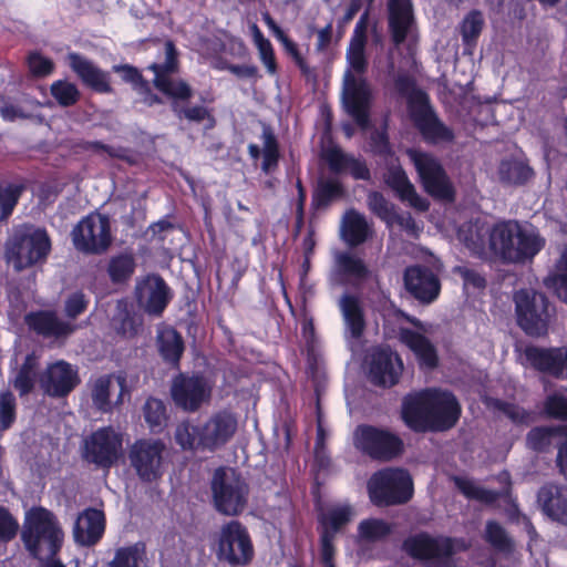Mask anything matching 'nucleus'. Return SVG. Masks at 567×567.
<instances>
[{
    "instance_id": "nucleus-1",
    "label": "nucleus",
    "mask_w": 567,
    "mask_h": 567,
    "mask_svg": "<svg viewBox=\"0 0 567 567\" xmlns=\"http://www.w3.org/2000/svg\"><path fill=\"white\" fill-rule=\"evenodd\" d=\"M165 61L152 63L147 66L154 72V86L171 101V109L176 117L193 123H202L206 120L215 124V117L205 105H189L194 96L193 87L183 79H173L172 75L179 71L178 51L173 41L164 44Z\"/></svg>"
},
{
    "instance_id": "nucleus-2",
    "label": "nucleus",
    "mask_w": 567,
    "mask_h": 567,
    "mask_svg": "<svg viewBox=\"0 0 567 567\" xmlns=\"http://www.w3.org/2000/svg\"><path fill=\"white\" fill-rule=\"evenodd\" d=\"M394 87L400 96L405 97L409 116L425 143L436 145L454 141L453 130L440 120L429 94L417 87L412 75L399 74L394 79Z\"/></svg>"
},
{
    "instance_id": "nucleus-3",
    "label": "nucleus",
    "mask_w": 567,
    "mask_h": 567,
    "mask_svg": "<svg viewBox=\"0 0 567 567\" xmlns=\"http://www.w3.org/2000/svg\"><path fill=\"white\" fill-rule=\"evenodd\" d=\"M545 244L538 233L524 228L517 220L498 221L493 225L488 235L491 252L504 264L530 261Z\"/></svg>"
},
{
    "instance_id": "nucleus-4",
    "label": "nucleus",
    "mask_w": 567,
    "mask_h": 567,
    "mask_svg": "<svg viewBox=\"0 0 567 567\" xmlns=\"http://www.w3.org/2000/svg\"><path fill=\"white\" fill-rule=\"evenodd\" d=\"M21 542L33 559L58 556L64 543V532L56 515L42 506L25 513Z\"/></svg>"
},
{
    "instance_id": "nucleus-5",
    "label": "nucleus",
    "mask_w": 567,
    "mask_h": 567,
    "mask_svg": "<svg viewBox=\"0 0 567 567\" xmlns=\"http://www.w3.org/2000/svg\"><path fill=\"white\" fill-rule=\"evenodd\" d=\"M467 548L463 538L432 535L425 530L409 535L401 544V550L411 559L436 567H456L454 556Z\"/></svg>"
},
{
    "instance_id": "nucleus-6",
    "label": "nucleus",
    "mask_w": 567,
    "mask_h": 567,
    "mask_svg": "<svg viewBox=\"0 0 567 567\" xmlns=\"http://www.w3.org/2000/svg\"><path fill=\"white\" fill-rule=\"evenodd\" d=\"M215 509L225 516H239L248 505L250 486L235 468L218 467L210 482Z\"/></svg>"
},
{
    "instance_id": "nucleus-7",
    "label": "nucleus",
    "mask_w": 567,
    "mask_h": 567,
    "mask_svg": "<svg viewBox=\"0 0 567 567\" xmlns=\"http://www.w3.org/2000/svg\"><path fill=\"white\" fill-rule=\"evenodd\" d=\"M51 251V239L44 228L16 230L7 244L6 256L16 270L44 262Z\"/></svg>"
},
{
    "instance_id": "nucleus-8",
    "label": "nucleus",
    "mask_w": 567,
    "mask_h": 567,
    "mask_svg": "<svg viewBox=\"0 0 567 567\" xmlns=\"http://www.w3.org/2000/svg\"><path fill=\"white\" fill-rule=\"evenodd\" d=\"M368 491L377 506L402 505L413 496V481L404 468H384L371 476Z\"/></svg>"
},
{
    "instance_id": "nucleus-9",
    "label": "nucleus",
    "mask_w": 567,
    "mask_h": 567,
    "mask_svg": "<svg viewBox=\"0 0 567 567\" xmlns=\"http://www.w3.org/2000/svg\"><path fill=\"white\" fill-rule=\"evenodd\" d=\"M216 557L231 567L249 565L255 556V548L247 527L239 520L225 523L216 537Z\"/></svg>"
},
{
    "instance_id": "nucleus-10",
    "label": "nucleus",
    "mask_w": 567,
    "mask_h": 567,
    "mask_svg": "<svg viewBox=\"0 0 567 567\" xmlns=\"http://www.w3.org/2000/svg\"><path fill=\"white\" fill-rule=\"evenodd\" d=\"M515 311L518 327L532 338L548 334L549 301L538 291L520 289L514 293Z\"/></svg>"
},
{
    "instance_id": "nucleus-11",
    "label": "nucleus",
    "mask_w": 567,
    "mask_h": 567,
    "mask_svg": "<svg viewBox=\"0 0 567 567\" xmlns=\"http://www.w3.org/2000/svg\"><path fill=\"white\" fill-rule=\"evenodd\" d=\"M81 457L95 467L110 471L123 455V436L113 426H102L84 437Z\"/></svg>"
},
{
    "instance_id": "nucleus-12",
    "label": "nucleus",
    "mask_w": 567,
    "mask_h": 567,
    "mask_svg": "<svg viewBox=\"0 0 567 567\" xmlns=\"http://www.w3.org/2000/svg\"><path fill=\"white\" fill-rule=\"evenodd\" d=\"M353 436L355 447L374 461L389 462L404 452L403 440L389 429L360 424Z\"/></svg>"
},
{
    "instance_id": "nucleus-13",
    "label": "nucleus",
    "mask_w": 567,
    "mask_h": 567,
    "mask_svg": "<svg viewBox=\"0 0 567 567\" xmlns=\"http://www.w3.org/2000/svg\"><path fill=\"white\" fill-rule=\"evenodd\" d=\"M71 235L76 250L87 255H101L112 244L110 217L91 213L74 226Z\"/></svg>"
},
{
    "instance_id": "nucleus-14",
    "label": "nucleus",
    "mask_w": 567,
    "mask_h": 567,
    "mask_svg": "<svg viewBox=\"0 0 567 567\" xmlns=\"http://www.w3.org/2000/svg\"><path fill=\"white\" fill-rule=\"evenodd\" d=\"M169 391L175 405L188 413L197 412L212 396V388L205 377L184 372L173 378Z\"/></svg>"
},
{
    "instance_id": "nucleus-15",
    "label": "nucleus",
    "mask_w": 567,
    "mask_h": 567,
    "mask_svg": "<svg viewBox=\"0 0 567 567\" xmlns=\"http://www.w3.org/2000/svg\"><path fill=\"white\" fill-rule=\"evenodd\" d=\"M522 364L556 380H567V347H540L526 344Z\"/></svg>"
},
{
    "instance_id": "nucleus-16",
    "label": "nucleus",
    "mask_w": 567,
    "mask_h": 567,
    "mask_svg": "<svg viewBox=\"0 0 567 567\" xmlns=\"http://www.w3.org/2000/svg\"><path fill=\"white\" fill-rule=\"evenodd\" d=\"M461 413V404L451 391L431 388L426 432H443L454 427Z\"/></svg>"
},
{
    "instance_id": "nucleus-17",
    "label": "nucleus",
    "mask_w": 567,
    "mask_h": 567,
    "mask_svg": "<svg viewBox=\"0 0 567 567\" xmlns=\"http://www.w3.org/2000/svg\"><path fill=\"white\" fill-rule=\"evenodd\" d=\"M342 104L358 126L367 128L370 125L371 91L364 79H355L350 72L347 73Z\"/></svg>"
},
{
    "instance_id": "nucleus-18",
    "label": "nucleus",
    "mask_w": 567,
    "mask_h": 567,
    "mask_svg": "<svg viewBox=\"0 0 567 567\" xmlns=\"http://www.w3.org/2000/svg\"><path fill=\"white\" fill-rule=\"evenodd\" d=\"M236 416L226 410L214 413L199 425L202 451L214 452L226 445L237 431Z\"/></svg>"
},
{
    "instance_id": "nucleus-19",
    "label": "nucleus",
    "mask_w": 567,
    "mask_h": 567,
    "mask_svg": "<svg viewBox=\"0 0 567 567\" xmlns=\"http://www.w3.org/2000/svg\"><path fill=\"white\" fill-rule=\"evenodd\" d=\"M402 371V359L390 347H380L372 351L369 362V378L374 385L382 388L395 385Z\"/></svg>"
},
{
    "instance_id": "nucleus-20",
    "label": "nucleus",
    "mask_w": 567,
    "mask_h": 567,
    "mask_svg": "<svg viewBox=\"0 0 567 567\" xmlns=\"http://www.w3.org/2000/svg\"><path fill=\"white\" fill-rule=\"evenodd\" d=\"M403 280L406 291L423 305L432 303L440 296V279L426 266L413 265L406 267Z\"/></svg>"
},
{
    "instance_id": "nucleus-21",
    "label": "nucleus",
    "mask_w": 567,
    "mask_h": 567,
    "mask_svg": "<svg viewBox=\"0 0 567 567\" xmlns=\"http://www.w3.org/2000/svg\"><path fill=\"white\" fill-rule=\"evenodd\" d=\"M80 381L78 371L63 360L50 364L40 379L41 388L52 398L69 395Z\"/></svg>"
},
{
    "instance_id": "nucleus-22",
    "label": "nucleus",
    "mask_w": 567,
    "mask_h": 567,
    "mask_svg": "<svg viewBox=\"0 0 567 567\" xmlns=\"http://www.w3.org/2000/svg\"><path fill=\"white\" fill-rule=\"evenodd\" d=\"M174 297L173 288L159 274L144 276V315L161 319Z\"/></svg>"
},
{
    "instance_id": "nucleus-23",
    "label": "nucleus",
    "mask_w": 567,
    "mask_h": 567,
    "mask_svg": "<svg viewBox=\"0 0 567 567\" xmlns=\"http://www.w3.org/2000/svg\"><path fill=\"white\" fill-rule=\"evenodd\" d=\"M24 323L38 336L44 338L64 339L72 334L76 327L61 320L53 310H35L24 316Z\"/></svg>"
},
{
    "instance_id": "nucleus-24",
    "label": "nucleus",
    "mask_w": 567,
    "mask_h": 567,
    "mask_svg": "<svg viewBox=\"0 0 567 567\" xmlns=\"http://www.w3.org/2000/svg\"><path fill=\"white\" fill-rule=\"evenodd\" d=\"M104 512L87 507L78 515L73 527L74 542L80 546L92 547L103 537L105 532Z\"/></svg>"
},
{
    "instance_id": "nucleus-25",
    "label": "nucleus",
    "mask_w": 567,
    "mask_h": 567,
    "mask_svg": "<svg viewBox=\"0 0 567 567\" xmlns=\"http://www.w3.org/2000/svg\"><path fill=\"white\" fill-rule=\"evenodd\" d=\"M431 388L404 396L401 416L404 424L415 433H425L430 417Z\"/></svg>"
},
{
    "instance_id": "nucleus-26",
    "label": "nucleus",
    "mask_w": 567,
    "mask_h": 567,
    "mask_svg": "<svg viewBox=\"0 0 567 567\" xmlns=\"http://www.w3.org/2000/svg\"><path fill=\"white\" fill-rule=\"evenodd\" d=\"M414 22L411 0H388V27L391 40L395 45L405 42Z\"/></svg>"
},
{
    "instance_id": "nucleus-27",
    "label": "nucleus",
    "mask_w": 567,
    "mask_h": 567,
    "mask_svg": "<svg viewBox=\"0 0 567 567\" xmlns=\"http://www.w3.org/2000/svg\"><path fill=\"white\" fill-rule=\"evenodd\" d=\"M567 440V425H540L535 426L526 434V445L529 450L548 454L563 449Z\"/></svg>"
},
{
    "instance_id": "nucleus-28",
    "label": "nucleus",
    "mask_w": 567,
    "mask_h": 567,
    "mask_svg": "<svg viewBox=\"0 0 567 567\" xmlns=\"http://www.w3.org/2000/svg\"><path fill=\"white\" fill-rule=\"evenodd\" d=\"M399 340L413 352L420 367L435 369L439 365L436 347L423 333L411 328H400Z\"/></svg>"
},
{
    "instance_id": "nucleus-29",
    "label": "nucleus",
    "mask_w": 567,
    "mask_h": 567,
    "mask_svg": "<svg viewBox=\"0 0 567 567\" xmlns=\"http://www.w3.org/2000/svg\"><path fill=\"white\" fill-rule=\"evenodd\" d=\"M321 158L334 174L349 173L351 177H370L365 162L344 153L338 145L323 148Z\"/></svg>"
},
{
    "instance_id": "nucleus-30",
    "label": "nucleus",
    "mask_w": 567,
    "mask_h": 567,
    "mask_svg": "<svg viewBox=\"0 0 567 567\" xmlns=\"http://www.w3.org/2000/svg\"><path fill=\"white\" fill-rule=\"evenodd\" d=\"M499 483L504 484L502 491H492L476 485L468 478H454L455 486L468 499H475L486 505H492L499 498H508L512 495V481L508 472L504 471L498 475Z\"/></svg>"
},
{
    "instance_id": "nucleus-31",
    "label": "nucleus",
    "mask_w": 567,
    "mask_h": 567,
    "mask_svg": "<svg viewBox=\"0 0 567 567\" xmlns=\"http://www.w3.org/2000/svg\"><path fill=\"white\" fill-rule=\"evenodd\" d=\"M537 501L548 517L567 525V486L546 483L539 488Z\"/></svg>"
},
{
    "instance_id": "nucleus-32",
    "label": "nucleus",
    "mask_w": 567,
    "mask_h": 567,
    "mask_svg": "<svg viewBox=\"0 0 567 567\" xmlns=\"http://www.w3.org/2000/svg\"><path fill=\"white\" fill-rule=\"evenodd\" d=\"M117 309L120 310L117 332L127 338L136 336L142 326V279H136L134 300H120Z\"/></svg>"
},
{
    "instance_id": "nucleus-33",
    "label": "nucleus",
    "mask_w": 567,
    "mask_h": 567,
    "mask_svg": "<svg viewBox=\"0 0 567 567\" xmlns=\"http://www.w3.org/2000/svg\"><path fill=\"white\" fill-rule=\"evenodd\" d=\"M68 60L70 68L85 85L100 93H110L112 91L109 74L94 65L90 60L78 53H70Z\"/></svg>"
},
{
    "instance_id": "nucleus-34",
    "label": "nucleus",
    "mask_w": 567,
    "mask_h": 567,
    "mask_svg": "<svg viewBox=\"0 0 567 567\" xmlns=\"http://www.w3.org/2000/svg\"><path fill=\"white\" fill-rule=\"evenodd\" d=\"M261 140L262 150L257 144L250 143L247 147L248 154L255 164H257L261 157V171L265 174H269L274 172L279 164V142L274 130L269 125L262 127Z\"/></svg>"
},
{
    "instance_id": "nucleus-35",
    "label": "nucleus",
    "mask_w": 567,
    "mask_h": 567,
    "mask_svg": "<svg viewBox=\"0 0 567 567\" xmlns=\"http://www.w3.org/2000/svg\"><path fill=\"white\" fill-rule=\"evenodd\" d=\"M157 348L159 355L172 369L179 370L181 359L185 351L182 334L173 327H164L157 333Z\"/></svg>"
},
{
    "instance_id": "nucleus-36",
    "label": "nucleus",
    "mask_w": 567,
    "mask_h": 567,
    "mask_svg": "<svg viewBox=\"0 0 567 567\" xmlns=\"http://www.w3.org/2000/svg\"><path fill=\"white\" fill-rule=\"evenodd\" d=\"M339 308L350 337L360 339L365 330L364 310L358 296L344 293L339 300Z\"/></svg>"
},
{
    "instance_id": "nucleus-37",
    "label": "nucleus",
    "mask_w": 567,
    "mask_h": 567,
    "mask_svg": "<svg viewBox=\"0 0 567 567\" xmlns=\"http://www.w3.org/2000/svg\"><path fill=\"white\" fill-rule=\"evenodd\" d=\"M346 197L347 189L341 179H317L311 197V209L315 212L326 209Z\"/></svg>"
},
{
    "instance_id": "nucleus-38",
    "label": "nucleus",
    "mask_w": 567,
    "mask_h": 567,
    "mask_svg": "<svg viewBox=\"0 0 567 567\" xmlns=\"http://www.w3.org/2000/svg\"><path fill=\"white\" fill-rule=\"evenodd\" d=\"M336 275L339 277V284H346L350 279L362 282L371 276V271L360 257L340 252L336 258Z\"/></svg>"
},
{
    "instance_id": "nucleus-39",
    "label": "nucleus",
    "mask_w": 567,
    "mask_h": 567,
    "mask_svg": "<svg viewBox=\"0 0 567 567\" xmlns=\"http://www.w3.org/2000/svg\"><path fill=\"white\" fill-rule=\"evenodd\" d=\"M341 231L344 241L352 247L363 244L370 236L365 217L353 208L346 212Z\"/></svg>"
},
{
    "instance_id": "nucleus-40",
    "label": "nucleus",
    "mask_w": 567,
    "mask_h": 567,
    "mask_svg": "<svg viewBox=\"0 0 567 567\" xmlns=\"http://www.w3.org/2000/svg\"><path fill=\"white\" fill-rule=\"evenodd\" d=\"M164 454H168L162 440L147 443L144 440V482H151L162 476Z\"/></svg>"
},
{
    "instance_id": "nucleus-41",
    "label": "nucleus",
    "mask_w": 567,
    "mask_h": 567,
    "mask_svg": "<svg viewBox=\"0 0 567 567\" xmlns=\"http://www.w3.org/2000/svg\"><path fill=\"white\" fill-rule=\"evenodd\" d=\"M351 509L348 506L334 507L318 516L319 535L328 534L336 539L337 535L348 525Z\"/></svg>"
},
{
    "instance_id": "nucleus-42",
    "label": "nucleus",
    "mask_w": 567,
    "mask_h": 567,
    "mask_svg": "<svg viewBox=\"0 0 567 567\" xmlns=\"http://www.w3.org/2000/svg\"><path fill=\"white\" fill-rule=\"evenodd\" d=\"M485 27L484 14L478 9L468 11L460 23V34L466 48H475Z\"/></svg>"
},
{
    "instance_id": "nucleus-43",
    "label": "nucleus",
    "mask_w": 567,
    "mask_h": 567,
    "mask_svg": "<svg viewBox=\"0 0 567 567\" xmlns=\"http://www.w3.org/2000/svg\"><path fill=\"white\" fill-rule=\"evenodd\" d=\"M357 530L361 542L374 544L386 539L392 534L393 526L382 518H365L359 523Z\"/></svg>"
},
{
    "instance_id": "nucleus-44",
    "label": "nucleus",
    "mask_w": 567,
    "mask_h": 567,
    "mask_svg": "<svg viewBox=\"0 0 567 567\" xmlns=\"http://www.w3.org/2000/svg\"><path fill=\"white\" fill-rule=\"evenodd\" d=\"M384 181L401 202L409 204L419 212H426L429 209V200L416 193L415 187L411 184L410 179Z\"/></svg>"
},
{
    "instance_id": "nucleus-45",
    "label": "nucleus",
    "mask_w": 567,
    "mask_h": 567,
    "mask_svg": "<svg viewBox=\"0 0 567 567\" xmlns=\"http://www.w3.org/2000/svg\"><path fill=\"white\" fill-rule=\"evenodd\" d=\"M37 367L38 360L35 355L32 353L27 354L13 382V386L20 396L29 394L34 389Z\"/></svg>"
},
{
    "instance_id": "nucleus-46",
    "label": "nucleus",
    "mask_w": 567,
    "mask_h": 567,
    "mask_svg": "<svg viewBox=\"0 0 567 567\" xmlns=\"http://www.w3.org/2000/svg\"><path fill=\"white\" fill-rule=\"evenodd\" d=\"M144 420L148 423L152 432H162L168 421L165 403L162 400L148 398L144 402Z\"/></svg>"
},
{
    "instance_id": "nucleus-47",
    "label": "nucleus",
    "mask_w": 567,
    "mask_h": 567,
    "mask_svg": "<svg viewBox=\"0 0 567 567\" xmlns=\"http://www.w3.org/2000/svg\"><path fill=\"white\" fill-rule=\"evenodd\" d=\"M252 37L255 45L258 49L259 59L265 65L269 75H275L278 72V64L275 55V50L271 42L265 38L257 24L252 25Z\"/></svg>"
},
{
    "instance_id": "nucleus-48",
    "label": "nucleus",
    "mask_w": 567,
    "mask_h": 567,
    "mask_svg": "<svg viewBox=\"0 0 567 567\" xmlns=\"http://www.w3.org/2000/svg\"><path fill=\"white\" fill-rule=\"evenodd\" d=\"M135 269V260L132 255L120 254L113 256L107 266V274L114 284L125 282L131 278Z\"/></svg>"
},
{
    "instance_id": "nucleus-49",
    "label": "nucleus",
    "mask_w": 567,
    "mask_h": 567,
    "mask_svg": "<svg viewBox=\"0 0 567 567\" xmlns=\"http://www.w3.org/2000/svg\"><path fill=\"white\" fill-rule=\"evenodd\" d=\"M175 442L184 451L202 450L199 425H193L188 421L177 424L174 433Z\"/></svg>"
},
{
    "instance_id": "nucleus-50",
    "label": "nucleus",
    "mask_w": 567,
    "mask_h": 567,
    "mask_svg": "<svg viewBox=\"0 0 567 567\" xmlns=\"http://www.w3.org/2000/svg\"><path fill=\"white\" fill-rule=\"evenodd\" d=\"M485 540L496 550L508 553L513 548V542L505 528L495 520H488L485 527Z\"/></svg>"
},
{
    "instance_id": "nucleus-51",
    "label": "nucleus",
    "mask_w": 567,
    "mask_h": 567,
    "mask_svg": "<svg viewBox=\"0 0 567 567\" xmlns=\"http://www.w3.org/2000/svg\"><path fill=\"white\" fill-rule=\"evenodd\" d=\"M488 405L494 410L502 412L515 424H528L532 421V413L518 404L501 399H491Z\"/></svg>"
},
{
    "instance_id": "nucleus-52",
    "label": "nucleus",
    "mask_w": 567,
    "mask_h": 567,
    "mask_svg": "<svg viewBox=\"0 0 567 567\" xmlns=\"http://www.w3.org/2000/svg\"><path fill=\"white\" fill-rule=\"evenodd\" d=\"M367 204L371 213H373L381 220L390 223L394 220L395 212L394 206L378 190H372L368 194Z\"/></svg>"
},
{
    "instance_id": "nucleus-53",
    "label": "nucleus",
    "mask_w": 567,
    "mask_h": 567,
    "mask_svg": "<svg viewBox=\"0 0 567 567\" xmlns=\"http://www.w3.org/2000/svg\"><path fill=\"white\" fill-rule=\"evenodd\" d=\"M51 94L64 107L74 105L80 99L76 85L68 81H55L51 85Z\"/></svg>"
},
{
    "instance_id": "nucleus-54",
    "label": "nucleus",
    "mask_w": 567,
    "mask_h": 567,
    "mask_svg": "<svg viewBox=\"0 0 567 567\" xmlns=\"http://www.w3.org/2000/svg\"><path fill=\"white\" fill-rule=\"evenodd\" d=\"M425 192L434 199L452 203L455 189L451 179H421Z\"/></svg>"
},
{
    "instance_id": "nucleus-55",
    "label": "nucleus",
    "mask_w": 567,
    "mask_h": 567,
    "mask_svg": "<svg viewBox=\"0 0 567 567\" xmlns=\"http://www.w3.org/2000/svg\"><path fill=\"white\" fill-rule=\"evenodd\" d=\"M414 165L419 177H447L439 159L427 153L416 154Z\"/></svg>"
},
{
    "instance_id": "nucleus-56",
    "label": "nucleus",
    "mask_w": 567,
    "mask_h": 567,
    "mask_svg": "<svg viewBox=\"0 0 567 567\" xmlns=\"http://www.w3.org/2000/svg\"><path fill=\"white\" fill-rule=\"evenodd\" d=\"M110 375H101L97 378L92 388L93 405L101 412H110L112 409L110 401Z\"/></svg>"
},
{
    "instance_id": "nucleus-57",
    "label": "nucleus",
    "mask_w": 567,
    "mask_h": 567,
    "mask_svg": "<svg viewBox=\"0 0 567 567\" xmlns=\"http://www.w3.org/2000/svg\"><path fill=\"white\" fill-rule=\"evenodd\" d=\"M20 525L8 507L0 505V546H6L19 534Z\"/></svg>"
},
{
    "instance_id": "nucleus-58",
    "label": "nucleus",
    "mask_w": 567,
    "mask_h": 567,
    "mask_svg": "<svg viewBox=\"0 0 567 567\" xmlns=\"http://www.w3.org/2000/svg\"><path fill=\"white\" fill-rule=\"evenodd\" d=\"M498 171L501 177H532L534 174V171L528 165L527 161L520 157L503 159L499 164Z\"/></svg>"
},
{
    "instance_id": "nucleus-59",
    "label": "nucleus",
    "mask_w": 567,
    "mask_h": 567,
    "mask_svg": "<svg viewBox=\"0 0 567 567\" xmlns=\"http://www.w3.org/2000/svg\"><path fill=\"white\" fill-rule=\"evenodd\" d=\"M23 187L17 185L0 186V223L7 220L21 196Z\"/></svg>"
},
{
    "instance_id": "nucleus-60",
    "label": "nucleus",
    "mask_w": 567,
    "mask_h": 567,
    "mask_svg": "<svg viewBox=\"0 0 567 567\" xmlns=\"http://www.w3.org/2000/svg\"><path fill=\"white\" fill-rule=\"evenodd\" d=\"M17 417V400L12 392L0 393V431L9 430Z\"/></svg>"
},
{
    "instance_id": "nucleus-61",
    "label": "nucleus",
    "mask_w": 567,
    "mask_h": 567,
    "mask_svg": "<svg viewBox=\"0 0 567 567\" xmlns=\"http://www.w3.org/2000/svg\"><path fill=\"white\" fill-rule=\"evenodd\" d=\"M544 413L555 420L567 421V398L560 393L549 394L544 401Z\"/></svg>"
},
{
    "instance_id": "nucleus-62",
    "label": "nucleus",
    "mask_w": 567,
    "mask_h": 567,
    "mask_svg": "<svg viewBox=\"0 0 567 567\" xmlns=\"http://www.w3.org/2000/svg\"><path fill=\"white\" fill-rule=\"evenodd\" d=\"M141 558L137 544L120 547L116 549L113 559L106 565V567H138Z\"/></svg>"
},
{
    "instance_id": "nucleus-63",
    "label": "nucleus",
    "mask_w": 567,
    "mask_h": 567,
    "mask_svg": "<svg viewBox=\"0 0 567 567\" xmlns=\"http://www.w3.org/2000/svg\"><path fill=\"white\" fill-rule=\"evenodd\" d=\"M370 151L383 159H392L394 152L392 151L388 133L385 131H374L370 135L369 140Z\"/></svg>"
},
{
    "instance_id": "nucleus-64",
    "label": "nucleus",
    "mask_w": 567,
    "mask_h": 567,
    "mask_svg": "<svg viewBox=\"0 0 567 567\" xmlns=\"http://www.w3.org/2000/svg\"><path fill=\"white\" fill-rule=\"evenodd\" d=\"M90 300L83 291H75L68 296L64 302V312L69 319H76L84 313Z\"/></svg>"
}]
</instances>
